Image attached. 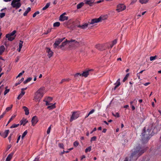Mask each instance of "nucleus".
<instances>
[{
  "label": "nucleus",
  "instance_id": "obj_1",
  "mask_svg": "<svg viewBox=\"0 0 161 161\" xmlns=\"http://www.w3.org/2000/svg\"><path fill=\"white\" fill-rule=\"evenodd\" d=\"M153 131H142L140 135L141 141L142 143H147L150 138L155 134Z\"/></svg>",
  "mask_w": 161,
  "mask_h": 161
},
{
  "label": "nucleus",
  "instance_id": "obj_2",
  "mask_svg": "<svg viewBox=\"0 0 161 161\" xmlns=\"http://www.w3.org/2000/svg\"><path fill=\"white\" fill-rule=\"evenodd\" d=\"M145 151V150L143 149L140 146L137 147L134 151L131 154L130 157L134 158V159H136L138 157L141 155Z\"/></svg>",
  "mask_w": 161,
  "mask_h": 161
},
{
  "label": "nucleus",
  "instance_id": "obj_3",
  "mask_svg": "<svg viewBox=\"0 0 161 161\" xmlns=\"http://www.w3.org/2000/svg\"><path fill=\"white\" fill-rule=\"evenodd\" d=\"M45 88L42 87L39 88L35 93L34 99L36 101H39L45 93Z\"/></svg>",
  "mask_w": 161,
  "mask_h": 161
},
{
  "label": "nucleus",
  "instance_id": "obj_4",
  "mask_svg": "<svg viewBox=\"0 0 161 161\" xmlns=\"http://www.w3.org/2000/svg\"><path fill=\"white\" fill-rule=\"evenodd\" d=\"M20 0H13L11 3V5L13 8L17 9L21 6V3L19 2Z\"/></svg>",
  "mask_w": 161,
  "mask_h": 161
},
{
  "label": "nucleus",
  "instance_id": "obj_5",
  "mask_svg": "<svg viewBox=\"0 0 161 161\" xmlns=\"http://www.w3.org/2000/svg\"><path fill=\"white\" fill-rule=\"evenodd\" d=\"M80 115V113L78 112H74L73 113L70 119V121L72 122L73 120L77 119Z\"/></svg>",
  "mask_w": 161,
  "mask_h": 161
},
{
  "label": "nucleus",
  "instance_id": "obj_6",
  "mask_svg": "<svg viewBox=\"0 0 161 161\" xmlns=\"http://www.w3.org/2000/svg\"><path fill=\"white\" fill-rule=\"evenodd\" d=\"M126 6L123 4H119L117 7L116 10L118 12H121L126 9Z\"/></svg>",
  "mask_w": 161,
  "mask_h": 161
},
{
  "label": "nucleus",
  "instance_id": "obj_7",
  "mask_svg": "<svg viewBox=\"0 0 161 161\" xmlns=\"http://www.w3.org/2000/svg\"><path fill=\"white\" fill-rule=\"evenodd\" d=\"M93 71V69H88L86 71H85L83 72L82 74H81V76H84L85 77H86L87 76L89 75L90 74V72L91 71Z\"/></svg>",
  "mask_w": 161,
  "mask_h": 161
},
{
  "label": "nucleus",
  "instance_id": "obj_8",
  "mask_svg": "<svg viewBox=\"0 0 161 161\" xmlns=\"http://www.w3.org/2000/svg\"><path fill=\"white\" fill-rule=\"evenodd\" d=\"M32 125L33 126L35 125L38 122V119L37 117L36 116H33L31 119Z\"/></svg>",
  "mask_w": 161,
  "mask_h": 161
},
{
  "label": "nucleus",
  "instance_id": "obj_9",
  "mask_svg": "<svg viewBox=\"0 0 161 161\" xmlns=\"http://www.w3.org/2000/svg\"><path fill=\"white\" fill-rule=\"evenodd\" d=\"M101 17L98 19H93L91 21L90 24H93L95 23L99 22L101 21Z\"/></svg>",
  "mask_w": 161,
  "mask_h": 161
},
{
  "label": "nucleus",
  "instance_id": "obj_10",
  "mask_svg": "<svg viewBox=\"0 0 161 161\" xmlns=\"http://www.w3.org/2000/svg\"><path fill=\"white\" fill-rule=\"evenodd\" d=\"M64 39V38H59L58 39V40L56 41L55 42V43L54 44V45L55 46H54V47L55 48H56L57 46H58L59 44L62 42L63 40Z\"/></svg>",
  "mask_w": 161,
  "mask_h": 161
},
{
  "label": "nucleus",
  "instance_id": "obj_11",
  "mask_svg": "<svg viewBox=\"0 0 161 161\" xmlns=\"http://www.w3.org/2000/svg\"><path fill=\"white\" fill-rule=\"evenodd\" d=\"M46 51L48 53V56L49 58H50L53 56V53L51 50L49 48H47L46 49Z\"/></svg>",
  "mask_w": 161,
  "mask_h": 161
},
{
  "label": "nucleus",
  "instance_id": "obj_12",
  "mask_svg": "<svg viewBox=\"0 0 161 161\" xmlns=\"http://www.w3.org/2000/svg\"><path fill=\"white\" fill-rule=\"evenodd\" d=\"M95 47L97 49L103 51L105 49L104 48L103 45L100 44H98L96 45Z\"/></svg>",
  "mask_w": 161,
  "mask_h": 161
},
{
  "label": "nucleus",
  "instance_id": "obj_13",
  "mask_svg": "<svg viewBox=\"0 0 161 161\" xmlns=\"http://www.w3.org/2000/svg\"><path fill=\"white\" fill-rule=\"evenodd\" d=\"M68 18L67 16H63V15H61L60 16L59 20L60 21H63L66 20H67Z\"/></svg>",
  "mask_w": 161,
  "mask_h": 161
},
{
  "label": "nucleus",
  "instance_id": "obj_14",
  "mask_svg": "<svg viewBox=\"0 0 161 161\" xmlns=\"http://www.w3.org/2000/svg\"><path fill=\"white\" fill-rule=\"evenodd\" d=\"M8 131H1L0 135L3 138H6L8 136Z\"/></svg>",
  "mask_w": 161,
  "mask_h": 161
},
{
  "label": "nucleus",
  "instance_id": "obj_15",
  "mask_svg": "<svg viewBox=\"0 0 161 161\" xmlns=\"http://www.w3.org/2000/svg\"><path fill=\"white\" fill-rule=\"evenodd\" d=\"M90 24L88 23H85L82 25H78L77 27L82 29H85Z\"/></svg>",
  "mask_w": 161,
  "mask_h": 161
},
{
  "label": "nucleus",
  "instance_id": "obj_16",
  "mask_svg": "<svg viewBox=\"0 0 161 161\" xmlns=\"http://www.w3.org/2000/svg\"><path fill=\"white\" fill-rule=\"evenodd\" d=\"M84 2L86 4L91 6H92V4L94 3V1L93 0H84Z\"/></svg>",
  "mask_w": 161,
  "mask_h": 161
},
{
  "label": "nucleus",
  "instance_id": "obj_17",
  "mask_svg": "<svg viewBox=\"0 0 161 161\" xmlns=\"http://www.w3.org/2000/svg\"><path fill=\"white\" fill-rule=\"evenodd\" d=\"M28 122V121L26 119L23 118L20 121V125H25V124Z\"/></svg>",
  "mask_w": 161,
  "mask_h": 161
},
{
  "label": "nucleus",
  "instance_id": "obj_18",
  "mask_svg": "<svg viewBox=\"0 0 161 161\" xmlns=\"http://www.w3.org/2000/svg\"><path fill=\"white\" fill-rule=\"evenodd\" d=\"M13 154V153H11L9 154L6 158L5 161H10L12 158Z\"/></svg>",
  "mask_w": 161,
  "mask_h": 161
},
{
  "label": "nucleus",
  "instance_id": "obj_19",
  "mask_svg": "<svg viewBox=\"0 0 161 161\" xmlns=\"http://www.w3.org/2000/svg\"><path fill=\"white\" fill-rule=\"evenodd\" d=\"M12 36H11L9 34H7L6 35V37L7 38H8V40L9 41H12L14 39V37H12Z\"/></svg>",
  "mask_w": 161,
  "mask_h": 161
},
{
  "label": "nucleus",
  "instance_id": "obj_20",
  "mask_svg": "<svg viewBox=\"0 0 161 161\" xmlns=\"http://www.w3.org/2000/svg\"><path fill=\"white\" fill-rule=\"evenodd\" d=\"M23 108L25 112V114L26 115H28L29 114V110L28 108L26 106H23Z\"/></svg>",
  "mask_w": 161,
  "mask_h": 161
},
{
  "label": "nucleus",
  "instance_id": "obj_21",
  "mask_svg": "<svg viewBox=\"0 0 161 161\" xmlns=\"http://www.w3.org/2000/svg\"><path fill=\"white\" fill-rule=\"evenodd\" d=\"M25 92L24 91H21L20 94L17 97V99L18 100L20 99L25 94Z\"/></svg>",
  "mask_w": 161,
  "mask_h": 161
},
{
  "label": "nucleus",
  "instance_id": "obj_22",
  "mask_svg": "<svg viewBox=\"0 0 161 161\" xmlns=\"http://www.w3.org/2000/svg\"><path fill=\"white\" fill-rule=\"evenodd\" d=\"M31 10V8L30 7H28L26 10L25 12L23 14L24 16H26L28 13Z\"/></svg>",
  "mask_w": 161,
  "mask_h": 161
},
{
  "label": "nucleus",
  "instance_id": "obj_23",
  "mask_svg": "<svg viewBox=\"0 0 161 161\" xmlns=\"http://www.w3.org/2000/svg\"><path fill=\"white\" fill-rule=\"evenodd\" d=\"M55 103H54L53 104H51V105L47 107V108L50 109H52L55 108Z\"/></svg>",
  "mask_w": 161,
  "mask_h": 161
},
{
  "label": "nucleus",
  "instance_id": "obj_24",
  "mask_svg": "<svg viewBox=\"0 0 161 161\" xmlns=\"http://www.w3.org/2000/svg\"><path fill=\"white\" fill-rule=\"evenodd\" d=\"M84 3L83 2H81L79 3L77 6V9H80L84 5Z\"/></svg>",
  "mask_w": 161,
  "mask_h": 161
},
{
  "label": "nucleus",
  "instance_id": "obj_25",
  "mask_svg": "<svg viewBox=\"0 0 161 161\" xmlns=\"http://www.w3.org/2000/svg\"><path fill=\"white\" fill-rule=\"evenodd\" d=\"M5 50V48L4 46L2 45L0 47V52L1 53L3 54V52Z\"/></svg>",
  "mask_w": 161,
  "mask_h": 161
},
{
  "label": "nucleus",
  "instance_id": "obj_26",
  "mask_svg": "<svg viewBox=\"0 0 161 161\" xmlns=\"http://www.w3.org/2000/svg\"><path fill=\"white\" fill-rule=\"evenodd\" d=\"M32 79V78L31 77H29L25 81L23 82V83L24 84H26L31 81Z\"/></svg>",
  "mask_w": 161,
  "mask_h": 161
},
{
  "label": "nucleus",
  "instance_id": "obj_27",
  "mask_svg": "<svg viewBox=\"0 0 161 161\" xmlns=\"http://www.w3.org/2000/svg\"><path fill=\"white\" fill-rule=\"evenodd\" d=\"M67 41L63 42L61 45L58 46V48H61L62 47L64 46L67 44Z\"/></svg>",
  "mask_w": 161,
  "mask_h": 161
},
{
  "label": "nucleus",
  "instance_id": "obj_28",
  "mask_svg": "<svg viewBox=\"0 0 161 161\" xmlns=\"http://www.w3.org/2000/svg\"><path fill=\"white\" fill-rule=\"evenodd\" d=\"M50 5V3H47V4L45 6L42 8V10H46V9H47V8H48L49 7Z\"/></svg>",
  "mask_w": 161,
  "mask_h": 161
},
{
  "label": "nucleus",
  "instance_id": "obj_29",
  "mask_svg": "<svg viewBox=\"0 0 161 161\" xmlns=\"http://www.w3.org/2000/svg\"><path fill=\"white\" fill-rule=\"evenodd\" d=\"M157 56L155 55L154 56H151L150 57V60L151 61H153L157 58Z\"/></svg>",
  "mask_w": 161,
  "mask_h": 161
},
{
  "label": "nucleus",
  "instance_id": "obj_30",
  "mask_svg": "<svg viewBox=\"0 0 161 161\" xmlns=\"http://www.w3.org/2000/svg\"><path fill=\"white\" fill-rule=\"evenodd\" d=\"M60 25V23L59 22H57L53 24V26L54 27H58Z\"/></svg>",
  "mask_w": 161,
  "mask_h": 161
},
{
  "label": "nucleus",
  "instance_id": "obj_31",
  "mask_svg": "<svg viewBox=\"0 0 161 161\" xmlns=\"http://www.w3.org/2000/svg\"><path fill=\"white\" fill-rule=\"evenodd\" d=\"M120 80L119 79L117 80L116 82L114 84V85H115L116 86H118V87L119 85H120Z\"/></svg>",
  "mask_w": 161,
  "mask_h": 161
},
{
  "label": "nucleus",
  "instance_id": "obj_32",
  "mask_svg": "<svg viewBox=\"0 0 161 161\" xmlns=\"http://www.w3.org/2000/svg\"><path fill=\"white\" fill-rule=\"evenodd\" d=\"M139 1L142 4L146 3L148 2V0H139Z\"/></svg>",
  "mask_w": 161,
  "mask_h": 161
},
{
  "label": "nucleus",
  "instance_id": "obj_33",
  "mask_svg": "<svg viewBox=\"0 0 161 161\" xmlns=\"http://www.w3.org/2000/svg\"><path fill=\"white\" fill-rule=\"evenodd\" d=\"M129 74H127L126 75H125V77L124 78L123 80V82H125L127 79L128 77V76H129Z\"/></svg>",
  "mask_w": 161,
  "mask_h": 161
},
{
  "label": "nucleus",
  "instance_id": "obj_34",
  "mask_svg": "<svg viewBox=\"0 0 161 161\" xmlns=\"http://www.w3.org/2000/svg\"><path fill=\"white\" fill-rule=\"evenodd\" d=\"M79 76H81V74H80L79 73H77L75 75L74 77L76 79H77V77Z\"/></svg>",
  "mask_w": 161,
  "mask_h": 161
},
{
  "label": "nucleus",
  "instance_id": "obj_35",
  "mask_svg": "<svg viewBox=\"0 0 161 161\" xmlns=\"http://www.w3.org/2000/svg\"><path fill=\"white\" fill-rule=\"evenodd\" d=\"M69 79H62L61 82L60 83V84H62L64 82L66 81H69Z\"/></svg>",
  "mask_w": 161,
  "mask_h": 161
},
{
  "label": "nucleus",
  "instance_id": "obj_36",
  "mask_svg": "<svg viewBox=\"0 0 161 161\" xmlns=\"http://www.w3.org/2000/svg\"><path fill=\"white\" fill-rule=\"evenodd\" d=\"M19 124H13L10 127V128H16V127H18L19 126Z\"/></svg>",
  "mask_w": 161,
  "mask_h": 161
},
{
  "label": "nucleus",
  "instance_id": "obj_37",
  "mask_svg": "<svg viewBox=\"0 0 161 161\" xmlns=\"http://www.w3.org/2000/svg\"><path fill=\"white\" fill-rule=\"evenodd\" d=\"M13 106V105H11V107H7L5 111V112H8L12 108Z\"/></svg>",
  "mask_w": 161,
  "mask_h": 161
},
{
  "label": "nucleus",
  "instance_id": "obj_38",
  "mask_svg": "<svg viewBox=\"0 0 161 161\" xmlns=\"http://www.w3.org/2000/svg\"><path fill=\"white\" fill-rule=\"evenodd\" d=\"M15 117V115H14V116H12L10 118V119L8 120L6 125H7Z\"/></svg>",
  "mask_w": 161,
  "mask_h": 161
},
{
  "label": "nucleus",
  "instance_id": "obj_39",
  "mask_svg": "<svg viewBox=\"0 0 161 161\" xmlns=\"http://www.w3.org/2000/svg\"><path fill=\"white\" fill-rule=\"evenodd\" d=\"M91 149V147H89L88 148L86 149L85 152L86 153L88 151L90 152Z\"/></svg>",
  "mask_w": 161,
  "mask_h": 161
},
{
  "label": "nucleus",
  "instance_id": "obj_40",
  "mask_svg": "<svg viewBox=\"0 0 161 161\" xmlns=\"http://www.w3.org/2000/svg\"><path fill=\"white\" fill-rule=\"evenodd\" d=\"M23 42L20 40L19 44V47L22 48Z\"/></svg>",
  "mask_w": 161,
  "mask_h": 161
},
{
  "label": "nucleus",
  "instance_id": "obj_41",
  "mask_svg": "<svg viewBox=\"0 0 161 161\" xmlns=\"http://www.w3.org/2000/svg\"><path fill=\"white\" fill-rule=\"evenodd\" d=\"M27 131H24L22 134L21 137V139H23L24 137L25 136V135L27 134Z\"/></svg>",
  "mask_w": 161,
  "mask_h": 161
},
{
  "label": "nucleus",
  "instance_id": "obj_42",
  "mask_svg": "<svg viewBox=\"0 0 161 161\" xmlns=\"http://www.w3.org/2000/svg\"><path fill=\"white\" fill-rule=\"evenodd\" d=\"M52 29H48L47 30L46 32H45L44 33V34L45 35H47L48 34V33L50 32L51 31Z\"/></svg>",
  "mask_w": 161,
  "mask_h": 161
},
{
  "label": "nucleus",
  "instance_id": "obj_43",
  "mask_svg": "<svg viewBox=\"0 0 161 161\" xmlns=\"http://www.w3.org/2000/svg\"><path fill=\"white\" fill-rule=\"evenodd\" d=\"M40 13V12L39 11H37L36 12H35L33 14V17H35L37 14H38Z\"/></svg>",
  "mask_w": 161,
  "mask_h": 161
},
{
  "label": "nucleus",
  "instance_id": "obj_44",
  "mask_svg": "<svg viewBox=\"0 0 161 161\" xmlns=\"http://www.w3.org/2000/svg\"><path fill=\"white\" fill-rule=\"evenodd\" d=\"M5 14L4 13H0V17L1 18H3L5 16Z\"/></svg>",
  "mask_w": 161,
  "mask_h": 161
},
{
  "label": "nucleus",
  "instance_id": "obj_45",
  "mask_svg": "<svg viewBox=\"0 0 161 161\" xmlns=\"http://www.w3.org/2000/svg\"><path fill=\"white\" fill-rule=\"evenodd\" d=\"M78 145H79V143L77 141L73 143V145H74V146L75 147L78 146Z\"/></svg>",
  "mask_w": 161,
  "mask_h": 161
},
{
  "label": "nucleus",
  "instance_id": "obj_46",
  "mask_svg": "<svg viewBox=\"0 0 161 161\" xmlns=\"http://www.w3.org/2000/svg\"><path fill=\"white\" fill-rule=\"evenodd\" d=\"M97 139V137L96 136H94L92 137L91 140V142H92L93 141H95Z\"/></svg>",
  "mask_w": 161,
  "mask_h": 161
},
{
  "label": "nucleus",
  "instance_id": "obj_47",
  "mask_svg": "<svg viewBox=\"0 0 161 161\" xmlns=\"http://www.w3.org/2000/svg\"><path fill=\"white\" fill-rule=\"evenodd\" d=\"M58 145L59 147L60 148H64V144L63 143H59Z\"/></svg>",
  "mask_w": 161,
  "mask_h": 161
},
{
  "label": "nucleus",
  "instance_id": "obj_48",
  "mask_svg": "<svg viewBox=\"0 0 161 161\" xmlns=\"http://www.w3.org/2000/svg\"><path fill=\"white\" fill-rule=\"evenodd\" d=\"M24 71H23L19 73V74L18 75V76H17V78L23 75V74L24 73Z\"/></svg>",
  "mask_w": 161,
  "mask_h": 161
},
{
  "label": "nucleus",
  "instance_id": "obj_49",
  "mask_svg": "<svg viewBox=\"0 0 161 161\" xmlns=\"http://www.w3.org/2000/svg\"><path fill=\"white\" fill-rule=\"evenodd\" d=\"M112 114H113V115H114L115 117H119V114H118V113H115V114H114V113H112Z\"/></svg>",
  "mask_w": 161,
  "mask_h": 161
},
{
  "label": "nucleus",
  "instance_id": "obj_50",
  "mask_svg": "<svg viewBox=\"0 0 161 161\" xmlns=\"http://www.w3.org/2000/svg\"><path fill=\"white\" fill-rule=\"evenodd\" d=\"M16 33V31L14 30L9 35H10L11 36H14L15 34Z\"/></svg>",
  "mask_w": 161,
  "mask_h": 161
},
{
  "label": "nucleus",
  "instance_id": "obj_51",
  "mask_svg": "<svg viewBox=\"0 0 161 161\" xmlns=\"http://www.w3.org/2000/svg\"><path fill=\"white\" fill-rule=\"evenodd\" d=\"M53 99V98L52 97H48L47 98V101H48V102H51Z\"/></svg>",
  "mask_w": 161,
  "mask_h": 161
},
{
  "label": "nucleus",
  "instance_id": "obj_52",
  "mask_svg": "<svg viewBox=\"0 0 161 161\" xmlns=\"http://www.w3.org/2000/svg\"><path fill=\"white\" fill-rule=\"evenodd\" d=\"M95 111V110L94 109H92L89 113V115H90L91 114L93 113Z\"/></svg>",
  "mask_w": 161,
  "mask_h": 161
},
{
  "label": "nucleus",
  "instance_id": "obj_53",
  "mask_svg": "<svg viewBox=\"0 0 161 161\" xmlns=\"http://www.w3.org/2000/svg\"><path fill=\"white\" fill-rule=\"evenodd\" d=\"M9 89H6L5 90L4 92V95H6L9 92Z\"/></svg>",
  "mask_w": 161,
  "mask_h": 161
},
{
  "label": "nucleus",
  "instance_id": "obj_54",
  "mask_svg": "<svg viewBox=\"0 0 161 161\" xmlns=\"http://www.w3.org/2000/svg\"><path fill=\"white\" fill-rule=\"evenodd\" d=\"M117 40L115 39L112 42V44H114V45L117 43Z\"/></svg>",
  "mask_w": 161,
  "mask_h": 161
},
{
  "label": "nucleus",
  "instance_id": "obj_55",
  "mask_svg": "<svg viewBox=\"0 0 161 161\" xmlns=\"http://www.w3.org/2000/svg\"><path fill=\"white\" fill-rule=\"evenodd\" d=\"M6 112H4L3 114L0 116V118H3L4 115L6 114Z\"/></svg>",
  "mask_w": 161,
  "mask_h": 161
},
{
  "label": "nucleus",
  "instance_id": "obj_56",
  "mask_svg": "<svg viewBox=\"0 0 161 161\" xmlns=\"http://www.w3.org/2000/svg\"><path fill=\"white\" fill-rule=\"evenodd\" d=\"M21 83V82L19 80L18 82L15 83V86H17V85L20 84Z\"/></svg>",
  "mask_w": 161,
  "mask_h": 161
},
{
  "label": "nucleus",
  "instance_id": "obj_57",
  "mask_svg": "<svg viewBox=\"0 0 161 161\" xmlns=\"http://www.w3.org/2000/svg\"><path fill=\"white\" fill-rule=\"evenodd\" d=\"M50 102H48V101H46V105H49L51 104V103H49Z\"/></svg>",
  "mask_w": 161,
  "mask_h": 161
},
{
  "label": "nucleus",
  "instance_id": "obj_58",
  "mask_svg": "<svg viewBox=\"0 0 161 161\" xmlns=\"http://www.w3.org/2000/svg\"><path fill=\"white\" fill-rule=\"evenodd\" d=\"M75 40L71 39L70 41H67V42H74L75 41Z\"/></svg>",
  "mask_w": 161,
  "mask_h": 161
},
{
  "label": "nucleus",
  "instance_id": "obj_59",
  "mask_svg": "<svg viewBox=\"0 0 161 161\" xmlns=\"http://www.w3.org/2000/svg\"><path fill=\"white\" fill-rule=\"evenodd\" d=\"M3 88V87H2V86H1L0 87V95H1V94Z\"/></svg>",
  "mask_w": 161,
  "mask_h": 161
},
{
  "label": "nucleus",
  "instance_id": "obj_60",
  "mask_svg": "<svg viewBox=\"0 0 161 161\" xmlns=\"http://www.w3.org/2000/svg\"><path fill=\"white\" fill-rule=\"evenodd\" d=\"M20 137H21V136L20 135H19L18 136V139H17V142H16L17 143L18 142L19 140H20Z\"/></svg>",
  "mask_w": 161,
  "mask_h": 161
},
{
  "label": "nucleus",
  "instance_id": "obj_61",
  "mask_svg": "<svg viewBox=\"0 0 161 161\" xmlns=\"http://www.w3.org/2000/svg\"><path fill=\"white\" fill-rule=\"evenodd\" d=\"M150 82H148L144 84L143 85L145 86H147V85L150 84Z\"/></svg>",
  "mask_w": 161,
  "mask_h": 161
},
{
  "label": "nucleus",
  "instance_id": "obj_62",
  "mask_svg": "<svg viewBox=\"0 0 161 161\" xmlns=\"http://www.w3.org/2000/svg\"><path fill=\"white\" fill-rule=\"evenodd\" d=\"M137 76L138 78V79H140V75L139 73L137 74Z\"/></svg>",
  "mask_w": 161,
  "mask_h": 161
},
{
  "label": "nucleus",
  "instance_id": "obj_63",
  "mask_svg": "<svg viewBox=\"0 0 161 161\" xmlns=\"http://www.w3.org/2000/svg\"><path fill=\"white\" fill-rule=\"evenodd\" d=\"M131 106V108L132 110H134L135 109V107L133 105H132Z\"/></svg>",
  "mask_w": 161,
  "mask_h": 161
},
{
  "label": "nucleus",
  "instance_id": "obj_64",
  "mask_svg": "<svg viewBox=\"0 0 161 161\" xmlns=\"http://www.w3.org/2000/svg\"><path fill=\"white\" fill-rule=\"evenodd\" d=\"M33 161H39V158H36Z\"/></svg>",
  "mask_w": 161,
  "mask_h": 161
}]
</instances>
